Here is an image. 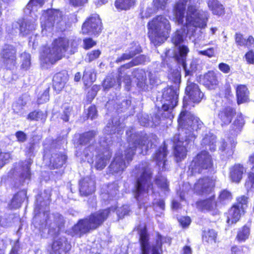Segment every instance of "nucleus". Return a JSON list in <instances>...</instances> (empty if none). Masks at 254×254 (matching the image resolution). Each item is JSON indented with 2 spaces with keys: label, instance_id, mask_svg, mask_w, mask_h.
I'll return each instance as SVG.
<instances>
[{
  "label": "nucleus",
  "instance_id": "f257e3e1",
  "mask_svg": "<svg viewBox=\"0 0 254 254\" xmlns=\"http://www.w3.org/2000/svg\"><path fill=\"white\" fill-rule=\"evenodd\" d=\"M128 142L129 147L125 151L124 154L120 153L116 154L114 160L109 167L110 173H122L132 160L136 149L139 151V153L145 154L149 148L152 147L154 143L152 137L146 135L141 136L134 133H130Z\"/></svg>",
  "mask_w": 254,
  "mask_h": 254
},
{
  "label": "nucleus",
  "instance_id": "f03ea898",
  "mask_svg": "<svg viewBox=\"0 0 254 254\" xmlns=\"http://www.w3.org/2000/svg\"><path fill=\"white\" fill-rule=\"evenodd\" d=\"M78 46L76 40H69L65 37L56 39L52 44L51 48L44 47L40 55V59L46 64H52L61 60L64 53L70 48V52L74 53Z\"/></svg>",
  "mask_w": 254,
  "mask_h": 254
},
{
  "label": "nucleus",
  "instance_id": "7ed1b4c3",
  "mask_svg": "<svg viewBox=\"0 0 254 254\" xmlns=\"http://www.w3.org/2000/svg\"><path fill=\"white\" fill-rule=\"evenodd\" d=\"M115 210V208H110L100 210L91 215L88 218L79 220L70 230V235L81 237L90 230L96 229L107 219L110 211H114Z\"/></svg>",
  "mask_w": 254,
  "mask_h": 254
},
{
  "label": "nucleus",
  "instance_id": "20e7f679",
  "mask_svg": "<svg viewBox=\"0 0 254 254\" xmlns=\"http://www.w3.org/2000/svg\"><path fill=\"white\" fill-rule=\"evenodd\" d=\"M133 174L136 179L135 197L137 200L139 201L141 196L146 194L150 190L154 193L151 182L152 172L148 163L144 162L138 164L134 169Z\"/></svg>",
  "mask_w": 254,
  "mask_h": 254
},
{
  "label": "nucleus",
  "instance_id": "39448f33",
  "mask_svg": "<svg viewBox=\"0 0 254 254\" xmlns=\"http://www.w3.org/2000/svg\"><path fill=\"white\" fill-rule=\"evenodd\" d=\"M148 34L154 45L164 42L169 37L171 27L169 20L164 15H157L147 24Z\"/></svg>",
  "mask_w": 254,
  "mask_h": 254
},
{
  "label": "nucleus",
  "instance_id": "423d86ee",
  "mask_svg": "<svg viewBox=\"0 0 254 254\" xmlns=\"http://www.w3.org/2000/svg\"><path fill=\"white\" fill-rule=\"evenodd\" d=\"M207 19L206 12L199 10L193 5L188 6L185 23L187 36L190 39L195 37L198 28L202 29L206 27Z\"/></svg>",
  "mask_w": 254,
  "mask_h": 254
},
{
  "label": "nucleus",
  "instance_id": "0eeeda50",
  "mask_svg": "<svg viewBox=\"0 0 254 254\" xmlns=\"http://www.w3.org/2000/svg\"><path fill=\"white\" fill-rule=\"evenodd\" d=\"M178 122L179 133L183 130L190 140H192L194 137L193 131L201 128L203 125L197 117L186 111H183L180 113Z\"/></svg>",
  "mask_w": 254,
  "mask_h": 254
},
{
  "label": "nucleus",
  "instance_id": "6e6552de",
  "mask_svg": "<svg viewBox=\"0 0 254 254\" xmlns=\"http://www.w3.org/2000/svg\"><path fill=\"white\" fill-rule=\"evenodd\" d=\"M178 92L176 88L170 87L164 89L162 100L161 109L158 111V116L171 120L174 118L173 109L177 105Z\"/></svg>",
  "mask_w": 254,
  "mask_h": 254
},
{
  "label": "nucleus",
  "instance_id": "1a4fd4ad",
  "mask_svg": "<svg viewBox=\"0 0 254 254\" xmlns=\"http://www.w3.org/2000/svg\"><path fill=\"white\" fill-rule=\"evenodd\" d=\"M213 165L211 156L206 151H202L195 156L189 167L192 175L200 173L203 170L210 168Z\"/></svg>",
  "mask_w": 254,
  "mask_h": 254
},
{
  "label": "nucleus",
  "instance_id": "9d476101",
  "mask_svg": "<svg viewBox=\"0 0 254 254\" xmlns=\"http://www.w3.org/2000/svg\"><path fill=\"white\" fill-rule=\"evenodd\" d=\"M192 140L188 139L185 132L183 130L174 136L173 141L175 144L174 155L177 162L182 161L186 157L187 148Z\"/></svg>",
  "mask_w": 254,
  "mask_h": 254
},
{
  "label": "nucleus",
  "instance_id": "9b49d317",
  "mask_svg": "<svg viewBox=\"0 0 254 254\" xmlns=\"http://www.w3.org/2000/svg\"><path fill=\"white\" fill-rule=\"evenodd\" d=\"M42 31L50 30L55 23L58 24L62 20L61 12L56 9H48L45 11L41 17Z\"/></svg>",
  "mask_w": 254,
  "mask_h": 254
},
{
  "label": "nucleus",
  "instance_id": "f8f14e48",
  "mask_svg": "<svg viewBox=\"0 0 254 254\" xmlns=\"http://www.w3.org/2000/svg\"><path fill=\"white\" fill-rule=\"evenodd\" d=\"M102 22L97 14L91 15L84 22L82 27L83 34L96 35L101 32Z\"/></svg>",
  "mask_w": 254,
  "mask_h": 254
},
{
  "label": "nucleus",
  "instance_id": "ddd939ff",
  "mask_svg": "<svg viewBox=\"0 0 254 254\" xmlns=\"http://www.w3.org/2000/svg\"><path fill=\"white\" fill-rule=\"evenodd\" d=\"M185 31L183 29L178 30L173 36L172 41L176 46L179 47V55L176 57L178 64H186V57L189 52L188 47L181 45L184 41Z\"/></svg>",
  "mask_w": 254,
  "mask_h": 254
},
{
  "label": "nucleus",
  "instance_id": "4468645a",
  "mask_svg": "<svg viewBox=\"0 0 254 254\" xmlns=\"http://www.w3.org/2000/svg\"><path fill=\"white\" fill-rule=\"evenodd\" d=\"M236 114L235 108L231 106L222 108L217 114V121L222 127L230 124Z\"/></svg>",
  "mask_w": 254,
  "mask_h": 254
},
{
  "label": "nucleus",
  "instance_id": "2eb2a0df",
  "mask_svg": "<svg viewBox=\"0 0 254 254\" xmlns=\"http://www.w3.org/2000/svg\"><path fill=\"white\" fill-rule=\"evenodd\" d=\"M197 206L199 209L210 212L213 215L219 214L218 208L220 205L219 203L215 201L214 196L198 201L197 203Z\"/></svg>",
  "mask_w": 254,
  "mask_h": 254
},
{
  "label": "nucleus",
  "instance_id": "dca6fc26",
  "mask_svg": "<svg viewBox=\"0 0 254 254\" xmlns=\"http://www.w3.org/2000/svg\"><path fill=\"white\" fill-rule=\"evenodd\" d=\"M137 230L139 235V242L141 254H149V236L147 233L145 226L144 225H139Z\"/></svg>",
  "mask_w": 254,
  "mask_h": 254
},
{
  "label": "nucleus",
  "instance_id": "f3484780",
  "mask_svg": "<svg viewBox=\"0 0 254 254\" xmlns=\"http://www.w3.org/2000/svg\"><path fill=\"white\" fill-rule=\"evenodd\" d=\"M79 190L81 195L87 196L92 194L95 190V182L94 178L86 177L79 183Z\"/></svg>",
  "mask_w": 254,
  "mask_h": 254
},
{
  "label": "nucleus",
  "instance_id": "a211bd4d",
  "mask_svg": "<svg viewBox=\"0 0 254 254\" xmlns=\"http://www.w3.org/2000/svg\"><path fill=\"white\" fill-rule=\"evenodd\" d=\"M186 92L190 101L193 103H198L202 99L203 94L200 91L198 85L189 80L186 89Z\"/></svg>",
  "mask_w": 254,
  "mask_h": 254
},
{
  "label": "nucleus",
  "instance_id": "6ab92c4d",
  "mask_svg": "<svg viewBox=\"0 0 254 254\" xmlns=\"http://www.w3.org/2000/svg\"><path fill=\"white\" fill-rule=\"evenodd\" d=\"M199 82L209 89H214L219 83L218 77L213 71H208L200 77Z\"/></svg>",
  "mask_w": 254,
  "mask_h": 254
},
{
  "label": "nucleus",
  "instance_id": "aec40b11",
  "mask_svg": "<svg viewBox=\"0 0 254 254\" xmlns=\"http://www.w3.org/2000/svg\"><path fill=\"white\" fill-rule=\"evenodd\" d=\"M214 186L213 181L209 178L199 179L194 186V190L197 193H206L210 191Z\"/></svg>",
  "mask_w": 254,
  "mask_h": 254
},
{
  "label": "nucleus",
  "instance_id": "412c9836",
  "mask_svg": "<svg viewBox=\"0 0 254 254\" xmlns=\"http://www.w3.org/2000/svg\"><path fill=\"white\" fill-rule=\"evenodd\" d=\"M141 47L138 43H133L128 50H126L121 56L119 57L116 62L117 63L125 62L132 58L136 54L140 52Z\"/></svg>",
  "mask_w": 254,
  "mask_h": 254
},
{
  "label": "nucleus",
  "instance_id": "4be33fe9",
  "mask_svg": "<svg viewBox=\"0 0 254 254\" xmlns=\"http://www.w3.org/2000/svg\"><path fill=\"white\" fill-rule=\"evenodd\" d=\"M134 81L137 86L143 90H147L149 85L146 79V73L142 69H137L133 72Z\"/></svg>",
  "mask_w": 254,
  "mask_h": 254
},
{
  "label": "nucleus",
  "instance_id": "5701e85b",
  "mask_svg": "<svg viewBox=\"0 0 254 254\" xmlns=\"http://www.w3.org/2000/svg\"><path fill=\"white\" fill-rule=\"evenodd\" d=\"M245 169L240 164H236L229 169V178L232 182L239 183L243 178Z\"/></svg>",
  "mask_w": 254,
  "mask_h": 254
},
{
  "label": "nucleus",
  "instance_id": "b1692460",
  "mask_svg": "<svg viewBox=\"0 0 254 254\" xmlns=\"http://www.w3.org/2000/svg\"><path fill=\"white\" fill-rule=\"evenodd\" d=\"M71 248L70 245L68 243L64 238H60L55 240L52 245V251L54 254H61L63 252H67Z\"/></svg>",
  "mask_w": 254,
  "mask_h": 254
},
{
  "label": "nucleus",
  "instance_id": "393cba45",
  "mask_svg": "<svg viewBox=\"0 0 254 254\" xmlns=\"http://www.w3.org/2000/svg\"><path fill=\"white\" fill-rule=\"evenodd\" d=\"M244 213V211L239 208V206L234 205L227 213V223L229 225L236 223Z\"/></svg>",
  "mask_w": 254,
  "mask_h": 254
},
{
  "label": "nucleus",
  "instance_id": "a878e982",
  "mask_svg": "<svg viewBox=\"0 0 254 254\" xmlns=\"http://www.w3.org/2000/svg\"><path fill=\"white\" fill-rule=\"evenodd\" d=\"M48 224L49 225L50 233H56L58 232L64 226V218L59 213L55 214L54 215L53 222L49 224L48 221H47L45 226Z\"/></svg>",
  "mask_w": 254,
  "mask_h": 254
},
{
  "label": "nucleus",
  "instance_id": "bb28decb",
  "mask_svg": "<svg viewBox=\"0 0 254 254\" xmlns=\"http://www.w3.org/2000/svg\"><path fill=\"white\" fill-rule=\"evenodd\" d=\"M124 125L120 123L119 119L116 117L113 119L112 123L109 122L104 129L105 133L107 134L115 133L117 132L119 134L122 133V129Z\"/></svg>",
  "mask_w": 254,
  "mask_h": 254
},
{
  "label": "nucleus",
  "instance_id": "cd10ccee",
  "mask_svg": "<svg viewBox=\"0 0 254 254\" xmlns=\"http://www.w3.org/2000/svg\"><path fill=\"white\" fill-rule=\"evenodd\" d=\"M236 145L235 140H229L228 141H222L219 146V150L223 156L229 157L232 156Z\"/></svg>",
  "mask_w": 254,
  "mask_h": 254
},
{
  "label": "nucleus",
  "instance_id": "c85d7f7f",
  "mask_svg": "<svg viewBox=\"0 0 254 254\" xmlns=\"http://www.w3.org/2000/svg\"><path fill=\"white\" fill-rule=\"evenodd\" d=\"M245 120L242 113H238L236 119L231 126L230 132L235 136L240 133L245 125Z\"/></svg>",
  "mask_w": 254,
  "mask_h": 254
},
{
  "label": "nucleus",
  "instance_id": "c756f323",
  "mask_svg": "<svg viewBox=\"0 0 254 254\" xmlns=\"http://www.w3.org/2000/svg\"><path fill=\"white\" fill-rule=\"evenodd\" d=\"M68 80L67 74L58 73L53 77V87L55 90L61 91Z\"/></svg>",
  "mask_w": 254,
  "mask_h": 254
},
{
  "label": "nucleus",
  "instance_id": "7c9ffc66",
  "mask_svg": "<svg viewBox=\"0 0 254 254\" xmlns=\"http://www.w3.org/2000/svg\"><path fill=\"white\" fill-rule=\"evenodd\" d=\"M167 155V147L165 144L161 146L156 152L153 156V159L156 161L157 164L160 166L162 164V170L166 165V157Z\"/></svg>",
  "mask_w": 254,
  "mask_h": 254
},
{
  "label": "nucleus",
  "instance_id": "2f4dec72",
  "mask_svg": "<svg viewBox=\"0 0 254 254\" xmlns=\"http://www.w3.org/2000/svg\"><path fill=\"white\" fill-rule=\"evenodd\" d=\"M16 50L14 47L11 45H6L1 53V56L6 63H12L15 61L16 58Z\"/></svg>",
  "mask_w": 254,
  "mask_h": 254
},
{
  "label": "nucleus",
  "instance_id": "473e14b6",
  "mask_svg": "<svg viewBox=\"0 0 254 254\" xmlns=\"http://www.w3.org/2000/svg\"><path fill=\"white\" fill-rule=\"evenodd\" d=\"M237 103L241 104L247 102L249 100V91L246 86L239 85L236 88Z\"/></svg>",
  "mask_w": 254,
  "mask_h": 254
},
{
  "label": "nucleus",
  "instance_id": "72a5a7b5",
  "mask_svg": "<svg viewBox=\"0 0 254 254\" xmlns=\"http://www.w3.org/2000/svg\"><path fill=\"white\" fill-rule=\"evenodd\" d=\"M206 2L213 14L221 15L224 13V8L218 0H206Z\"/></svg>",
  "mask_w": 254,
  "mask_h": 254
},
{
  "label": "nucleus",
  "instance_id": "f704fd0d",
  "mask_svg": "<svg viewBox=\"0 0 254 254\" xmlns=\"http://www.w3.org/2000/svg\"><path fill=\"white\" fill-rule=\"evenodd\" d=\"M216 136L211 133L206 134L201 141V145L211 151L216 149Z\"/></svg>",
  "mask_w": 254,
  "mask_h": 254
},
{
  "label": "nucleus",
  "instance_id": "c9c22d12",
  "mask_svg": "<svg viewBox=\"0 0 254 254\" xmlns=\"http://www.w3.org/2000/svg\"><path fill=\"white\" fill-rule=\"evenodd\" d=\"M121 75L116 78L110 76L107 77L103 82L105 89H108L112 87H115L116 89L120 88L121 85Z\"/></svg>",
  "mask_w": 254,
  "mask_h": 254
},
{
  "label": "nucleus",
  "instance_id": "e433bc0d",
  "mask_svg": "<svg viewBox=\"0 0 254 254\" xmlns=\"http://www.w3.org/2000/svg\"><path fill=\"white\" fill-rule=\"evenodd\" d=\"M29 99V97L27 95H24L20 97L18 100L13 104L12 107L14 111L17 113L20 112L26 105Z\"/></svg>",
  "mask_w": 254,
  "mask_h": 254
},
{
  "label": "nucleus",
  "instance_id": "4c0bfd02",
  "mask_svg": "<svg viewBox=\"0 0 254 254\" xmlns=\"http://www.w3.org/2000/svg\"><path fill=\"white\" fill-rule=\"evenodd\" d=\"M135 0H116L115 6L119 10H127L135 4Z\"/></svg>",
  "mask_w": 254,
  "mask_h": 254
},
{
  "label": "nucleus",
  "instance_id": "58836bf2",
  "mask_svg": "<svg viewBox=\"0 0 254 254\" xmlns=\"http://www.w3.org/2000/svg\"><path fill=\"white\" fill-rule=\"evenodd\" d=\"M47 118V114L41 111H34L30 113L27 119L31 121H41L44 122Z\"/></svg>",
  "mask_w": 254,
  "mask_h": 254
},
{
  "label": "nucleus",
  "instance_id": "ea45409f",
  "mask_svg": "<svg viewBox=\"0 0 254 254\" xmlns=\"http://www.w3.org/2000/svg\"><path fill=\"white\" fill-rule=\"evenodd\" d=\"M19 24L20 31L23 35H27L29 32L35 29L34 22L29 21H23Z\"/></svg>",
  "mask_w": 254,
  "mask_h": 254
},
{
  "label": "nucleus",
  "instance_id": "a19ab883",
  "mask_svg": "<svg viewBox=\"0 0 254 254\" xmlns=\"http://www.w3.org/2000/svg\"><path fill=\"white\" fill-rule=\"evenodd\" d=\"M96 73L93 69L86 70L83 74L82 79L85 86L94 82L96 80Z\"/></svg>",
  "mask_w": 254,
  "mask_h": 254
},
{
  "label": "nucleus",
  "instance_id": "79ce46f5",
  "mask_svg": "<svg viewBox=\"0 0 254 254\" xmlns=\"http://www.w3.org/2000/svg\"><path fill=\"white\" fill-rule=\"evenodd\" d=\"M26 197V193L24 191H20L16 194L11 200L12 207L16 208L20 206L21 203Z\"/></svg>",
  "mask_w": 254,
  "mask_h": 254
},
{
  "label": "nucleus",
  "instance_id": "37998d69",
  "mask_svg": "<svg viewBox=\"0 0 254 254\" xmlns=\"http://www.w3.org/2000/svg\"><path fill=\"white\" fill-rule=\"evenodd\" d=\"M232 198V195L231 193L227 190H224L220 192L217 202L219 203V205L225 204L230 201Z\"/></svg>",
  "mask_w": 254,
  "mask_h": 254
},
{
  "label": "nucleus",
  "instance_id": "c03bdc74",
  "mask_svg": "<svg viewBox=\"0 0 254 254\" xmlns=\"http://www.w3.org/2000/svg\"><path fill=\"white\" fill-rule=\"evenodd\" d=\"M110 156L108 155H99L97 156L95 167L98 170L103 169L106 165L107 161L110 158Z\"/></svg>",
  "mask_w": 254,
  "mask_h": 254
},
{
  "label": "nucleus",
  "instance_id": "a18cd8bd",
  "mask_svg": "<svg viewBox=\"0 0 254 254\" xmlns=\"http://www.w3.org/2000/svg\"><path fill=\"white\" fill-rule=\"evenodd\" d=\"M217 233L213 230L205 231L203 235V239L207 243L212 244L216 242Z\"/></svg>",
  "mask_w": 254,
  "mask_h": 254
},
{
  "label": "nucleus",
  "instance_id": "49530a36",
  "mask_svg": "<svg viewBox=\"0 0 254 254\" xmlns=\"http://www.w3.org/2000/svg\"><path fill=\"white\" fill-rule=\"evenodd\" d=\"M96 135V133L94 131H90L83 133L80 136L79 142L80 144L85 145L87 143L92 141Z\"/></svg>",
  "mask_w": 254,
  "mask_h": 254
},
{
  "label": "nucleus",
  "instance_id": "de8ad7c7",
  "mask_svg": "<svg viewBox=\"0 0 254 254\" xmlns=\"http://www.w3.org/2000/svg\"><path fill=\"white\" fill-rule=\"evenodd\" d=\"M181 72L180 68H174L171 69L169 74V78L173 82L178 84L181 82Z\"/></svg>",
  "mask_w": 254,
  "mask_h": 254
},
{
  "label": "nucleus",
  "instance_id": "09e8293b",
  "mask_svg": "<svg viewBox=\"0 0 254 254\" xmlns=\"http://www.w3.org/2000/svg\"><path fill=\"white\" fill-rule=\"evenodd\" d=\"M156 184L162 190L168 191L169 190L168 183L166 178L162 176L159 175L155 179Z\"/></svg>",
  "mask_w": 254,
  "mask_h": 254
},
{
  "label": "nucleus",
  "instance_id": "8fccbe9b",
  "mask_svg": "<svg viewBox=\"0 0 254 254\" xmlns=\"http://www.w3.org/2000/svg\"><path fill=\"white\" fill-rule=\"evenodd\" d=\"M66 157L64 155H55V157L52 156L51 162L55 167L59 168L64 163Z\"/></svg>",
  "mask_w": 254,
  "mask_h": 254
},
{
  "label": "nucleus",
  "instance_id": "3c124183",
  "mask_svg": "<svg viewBox=\"0 0 254 254\" xmlns=\"http://www.w3.org/2000/svg\"><path fill=\"white\" fill-rule=\"evenodd\" d=\"M162 237L158 235L155 244L152 245V254H161L162 253Z\"/></svg>",
  "mask_w": 254,
  "mask_h": 254
},
{
  "label": "nucleus",
  "instance_id": "603ef678",
  "mask_svg": "<svg viewBox=\"0 0 254 254\" xmlns=\"http://www.w3.org/2000/svg\"><path fill=\"white\" fill-rule=\"evenodd\" d=\"M95 147L94 145H90L85 149L83 152L84 155L85 157V160L87 161L88 163L93 162V157L94 156V152L93 151L94 150Z\"/></svg>",
  "mask_w": 254,
  "mask_h": 254
},
{
  "label": "nucleus",
  "instance_id": "864d4df0",
  "mask_svg": "<svg viewBox=\"0 0 254 254\" xmlns=\"http://www.w3.org/2000/svg\"><path fill=\"white\" fill-rule=\"evenodd\" d=\"M184 69L185 71L186 76H193L194 74H196L197 68L196 64H182Z\"/></svg>",
  "mask_w": 254,
  "mask_h": 254
},
{
  "label": "nucleus",
  "instance_id": "5fc2aeb1",
  "mask_svg": "<svg viewBox=\"0 0 254 254\" xmlns=\"http://www.w3.org/2000/svg\"><path fill=\"white\" fill-rule=\"evenodd\" d=\"M249 234L250 229L249 227L244 226L239 230L237 238L239 241H245L248 238Z\"/></svg>",
  "mask_w": 254,
  "mask_h": 254
},
{
  "label": "nucleus",
  "instance_id": "6e6d98bb",
  "mask_svg": "<svg viewBox=\"0 0 254 254\" xmlns=\"http://www.w3.org/2000/svg\"><path fill=\"white\" fill-rule=\"evenodd\" d=\"M245 187L247 190H254V172L251 171L245 183Z\"/></svg>",
  "mask_w": 254,
  "mask_h": 254
},
{
  "label": "nucleus",
  "instance_id": "4d7b16f0",
  "mask_svg": "<svg viewBox=\"0 0 254 254\" xmlns=\"http://www.w3.org/2000/svg\"><path fill=\"white\" fill-rule=\"evenodd\" d=\"M11 159V154L8 152H2L0 149V169L7 163Z\"/></svg>",
  "mask_w": 254,
  "mask_h": 254
},
{
  "label": "nucleus",
  "instance_id": "13d9d810",
  "mask_svg": "<svg viewBox=\"0 0 254 254\" xmlns=\"http://www.w3.org/2000/svg\"><path fill=\"white\" fill-rule=\"evenodd\" d=\"M49 88H47L42 93L39 94L38 97L37 102L38 104H43L47 102L49 100Z\"/></svg>",
  "mask_w": 254,
  "mask_h": 254
},
{
  "label": "nucleus",
  "instance_id": "bf43d9fd",
  "mask_svg": "<svg viewBox=\"0 0 254 254\" xmlns=\"http://www.w3.org/2000/svg\"><path fill=\"white\" fill-rule=\"evenodd\" d=\"M44 3V0H31L26 6V8L31 12L34 10V7L39 6L40 7Z\"/></svg>",
  "mask_w": 254,
  "mask_h": 254
},
{
  "label": "nucleus",
  "instance_id": "052dcab7",
  "mask_svg": "<svg viewBox=\"0 0 254 254\" xmlns=\"http://www.w3.org/2000/svg\"><path fill=\"white\" fill-rule=\"evenodd\" d=\"M169 0H153V4L156 9L164 10L167 5Z\"/></svg>",
  "mask_w": 254,
  "mask_h": 254
},
{
  "label": "nucleus",
  "instance_id": "680f3d73",
  "mask_svg": "<svg viewBox=\"0 0 254 254\" xmlns=\"http://www.w3.org/2000/svg\"><path fill=\"white\" fill-rule=\"evenodd\" d=\"M158 10V9H156V7L153 6V7H148L144 10H143L141 13L142 18H148L151 16L152 14L156 12Z\"/></svg>",
  "mask_w": 254,
  "mask_h": 254
},
{
  "label": "nucleus",
  "instance_id": "e2e57ef3",
  "mask_svg": "<svg viewBox=\"0 0 254 254\" xmlns=\"http://www.w3.org/2000/svg\"><path fill=\"white\" fill-rule=\"evenodd\" d=\"M100 54L101 52L98 50L93 51L87 55L85 58V61L86 62L90 63L97 59Z\"/></svg>",
  "mask_w": 254,
  "mask_h": 254
},
{
  "label": "nucleus",
  "instance_id": "0e129e2a",
  "mask_svg": "<svg viewBox=\"0 0 254 254\" xmlns=\"http://www.w3.org/2000/svg\"><path fill=\"white\" fill-rule=\"evenodd\" d=\"M247 199L248 198L246 196H242L238 198L237 202L234 205L239 206V208L244 211L247 207Z\"/></svg>",
  "mask_w": 254,
  "mask_h": 254
},
{
  "label": "nucleus",
  "instance_id": "69168bd1",
  "mask_svg": "<svg viewBox=\"0 0 254 254\" xmlns=\"http://www.w3.org/2000/svg\"><path fill=\"white\" fill-rule=\"evenodd\" d=\"M130 211L129 206L127 205H123L119 208L117 211V215L120 218H123L125 216L128 214Z\"/></svg>",
  "mask_w": 254,
  "mask_h": 254
},
{
  "label": "nucleus",
  "instance_id": "338daca9",
  "mask_svg": "<svg viewBox=\"0 0 254 254\" xmlns=\"http://www.w3.org/2000/svg\"><path fill=\"white\" fill-rule=\"evenodd\" d=\"M72 108L70 106L65 107L63 112V114L62 115V119L65 122L68 121L69 117L71 116Z\"/></svg>",
  "mask_w": 254,
  "mask_h": 254
},
{
  "label": "nucleus",
  "instance_id": "774afa93",
  "mask_svg": "<svg viewBox=\"0 0 254 254\" xmlns=\"http://www.w3.org/2000/svg\"><path fill=\"white\" fill-rule=\"evenodd\" d=\"M96 44V41H94L92 38H88L83 40V47L84 49H89Z\"/></svg>",
  "mask_w": 254,
  "mask_h": 254
}]
</instances>
